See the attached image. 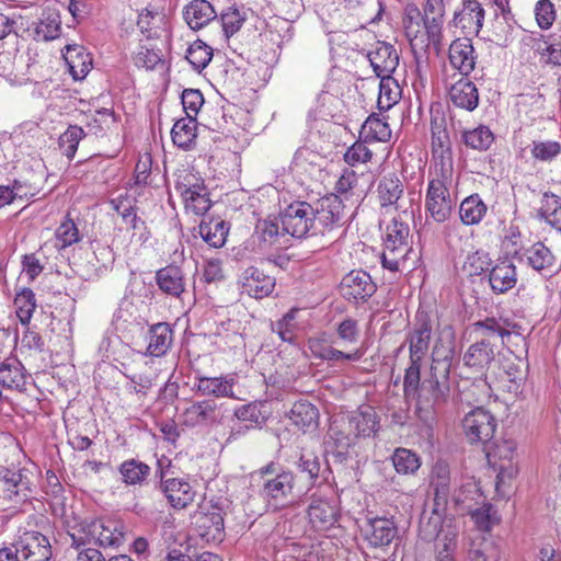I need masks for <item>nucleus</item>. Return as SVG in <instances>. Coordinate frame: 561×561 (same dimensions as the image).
I'll use <instances>...</instances> for the list:
<instances>
[{"label":"nucleus","mask_w":561,"mask_h":561,"mask_svg":"<svg viewBox=\"0 0 561 561\" xmlns=\"http://www.w3.org/2000/svg\"><path fill=\"white\" fill-rule=\"evenodd\" d=\"M449 373L450 360L448 358L433 359L431 375L422 381L414 397L416 399L415 411L422 421L433 420L437 409L448 401L450 396Z\"/></svg>","instance_id":"obj_1"},{"label":"nucleus","mask_w":561,"mask_h":561,"mask_svg":"<svg viewBox=\"0 0 561 561\" xmlns=\"http://www.w3.org/2000/svg\"><path fill=\"white\" fill-rule=\"evenodd\" d=\"M446 506H434L430 513L424 512L420 518L419 536L431 542L436 540L437 561H455L459 528L455 519L444 516Z\"/></svg>","instance_id":"obj_2"},{"label":"nucleus","mask_w":561,"mask_h":561,"mask_svg":"<svg viewBox=\"0 0 561 561\" xmlns=\"http://www.w3.org/2000/svg\"><path fill=\"white\" fill-rule=\"evenodd\" d=\"M257 473L263 479L260 494L270 510L277 512L295 503L296 481L291 471H278L276 465L270 462L262 467Z\"/></svg>","instance_id":"obj_3"},{"label":"nucleus","mask_w":561,"mask_h":561,"mask_svg":"<svg viewBox=\"0 0 561 561\" xmlns=\"http://www.w3.org/2000/svg\"><path fill=\"white\" fill-rule=\"evenodd\" d=\"M450 171H430V180L425 195V209L431 218L443 224L451 215L455 202L450 194L453 184Z\"/></svg>","instance_id":"obj_4"},{"label":"nucleus","mask_w":561,"mask_h":561,"mask_svg":"<svg viewBox=\"0 0 561 561\" xmlns=\"http://www.w3.org/2000/svg\"><path fill=\"white\" fill-rule=\"evenodd\" d=\"M409 226L396 218L387 226L383 238L381 263L391 272L399 271L411 251L409 244Z\"/></svg>","instance_id":"obj_5"},{"label":"nucleus","mask_w":561,"mask_h":561,"mask_svg":"<svg viewBox=\"0 0 561 561\" xmlns=\"http://www.w3.org/2000/svg\"><path fill=\"white\" fill-rule=\"evenodd\" d=\"M175 190L182 196L186 210L195 215H204L211 206L204 181L190 171L178 175Z\"/></svg>","instance_id":"obj_6"},{"label":"nucleus","mask_w":561,"mask_h":561,"mask_svg":"<svg viewBox=\"0 0 561 561\" xmlns=\"http://www.w3.org/2000/svg\"><path fill=\"white\" fill-rule=\"evenodd\" d=\"M432 133V159L433 164L430 171H450L454 172L451 142L446 128V122L443 114L436 112L431 117Z\"/></svg>","instance_id":"obj_7"},{"label":"nucleus","mask_w":561,"mask_h":561,"mask_svg":"<svg viewBox=\"0 0 561 561\" xmlns=\"http://www.w3.org/2000/svg\"><path fill=\"white\" fill-rule=\"evenodd\" d=\"M278 217L288 238L301 239L307 237L310 231L314 232L316 213L313 207L306 202L290 204Z\"/></svg>","instance_id":"obj_8"},{"label":"nucleus","mask_w":561,"mask_h":561,"mask_svg":"<svg viewBox=\"0 0 561 561\" xmlns=\"http://www.w3.org/2000/svg\"><path fill=\"white\" fill-rule=\"evenodd\" d=\"M485 453L489 463L497 470L496 489L499 490L517 474V467L513 462L516 443L512 439H502L493 443Z\"/></svg>","instance_id":"obj_9"},{"label":"nucleus","mask_w":561,"mask_h":561,"mask_svg":"<svg viewBox=\"0 0 561 561\" xmlns=\"http://www.w3.org/2000/svg\"><path fill=\"white\" fill-rule=\"evenodd\" d=\"M360 531L365 541L371 548H385L398 537V526L393 517L371 516L365 518Z\"/></svg>","instance_id":"obj_10"},{"label":"nucleus","mask_w":561,"mask_h":561,"mask_svg":"<svg viewBox=\"0 0 561 561\" xmlns=\"http://www.w3.org/2000/svg\"><path fill=\"white\" fill-rule=\"evenodd\" d=\"M523 43L534 51L543 67L561 68V36L531 33L523 38Z\"/></svg>","instance_id":"obj_11"},{"label":"nucleus","mask_w":561,"mask_h":561,"mask_svg":"<svg viewBox=\"0 0 561 561\" xmlns=\"http://www.w3.org/2000/svg\"><path fill=\"white\" fill-rule=\"evenodd\" d=\"M252 240L257 251L267 252L283 248L289 239L284 231L279 217H267L256 221Z\"/></svg>","instance_id":"obj_12"},{"label":"nucleus","mask_w":561,"mask_h":561,"mask_svg":"<svg viewBox=\"0 0 561 561\" xmlns=\"http://www.w3.org/2000/svg\"><path fill=\"white\" fill-rule=\"evenodd\" d=\"M495 417L486 410L477 408L462 420L463 433L470 443L488 444L496 430Z\"/></svg>","instance_id":"obj_13"},{"label":"nucleus","mask_w":561,"mask_h":561,"mask_svg":"<svg viewBox=\"0 0 561 561\" xmlns=\"http://www.w3.org/2000/svg\"><path fill=\"white\" fill-rule=\"evenodd\" d=\"M21 561H49L51 547L46 536L25 531L14 540Z\"/></svg>","instance_id":"obj_14"},{"label":"nucleus","mask_w":561,"mask_h":561,"mask_svg":"<svg viewBox=\"0 0 561 561\" xmlns=\"http://www.w3.org/2000/svg\"><path fill=\"white\" fill-rule=\"evenodd\" d=\"M376 288L370 275L363 270L351 271L341 282L343 297L355 304L366 301L374 295Z\"/></svg>","instance_id":"obj_15"},{"label":"nucleus","mask_w":561,"mask_h":561,"mask_svg":"<svg viewBox=\"0 0 561 561\" xmlns=\"http://www.w3.org/2000/svg\"><path fill=\"white\" fill-rule=\"evenodd\" d=\"M432 339V323L430 317L419 312L415 322L407 336L410 359L423 360L426 356Z\"/></svg>","instance_id":"obj_16"},{"label":"nucleus","mask_w":561,"mask_h":561,"mask_svg":"<svg viewBox=\"0 0 561 561\" xmlns=\"http://www.w3.org/2000/svg\"><path fill=\"white\" fill-rule=\"evenodd\" d=\"M308 517L314 529H330L339 517V507L335 500L313 494L308 506Z\"/></svg>","instance_id":"obj_17"},{"label":"nucleus","mask_w":561,"mask_h":561,"mask_svg":"<svg viewBox=\"0 0 561 561\" xmlns=\"http://www.w3.org/2000/svg\"><path fill=\"white\" fill-rule=\"evenodd\" d=\"M484 20V9L478 0H463L460 10L454 14V25L465 35H478Z\"/></svg>","instance_id":"obj_18"},{"label":"nucleus","mask_w":561,"mask_h":561,"mask_svg":"<svg viewBox=\"0 0 561 561\" xmlns=\"http://www.w3.org/2000/svg\"><path fill=\"white\" fill-rule=\"evenodd\" d=\"M237 383L234 375L219 377H206L197 375L195 377L194 388L197 393L205 397L238 399L233 388Z\"/></svg>","instance_id":"obj_19"},{"label":"nucleus","mask_w":561,"mask_h":561,"mask_svg":"<svg viewBox=\"0 0 561 561\" xmlns=\"http://www.w3.org/2000/svg\"><path fill=\"white\" fill-rule=\"evenodd\" d=\"M430 486L434 492V503L438 506H447L451 497L454 484L449 465L444 460H437L431 471Z\"/></svg>","instance_id":"obj_20"},{"label":"nucleus","mask_w":561,"mask_h":561,"mask_svg":"<svg viewBox=\"0 0 561 561\" xmlns=\"http://www.w3.org/2000/svg\"><path fill=\"white\" fill-rule=\"evenodd\" d=\"M496 346V343L491 341V339L481 337L465 352L463 364L483 375L484 370L495 358Z\"/></svg>","instance_id":"obj_21"},{"label":"nucleus","mask_w":561,"mask_h":561,"mask_svg":"<svg viewBox=\"0 0 561 561\" xmlns=\"http://www.w3.org/2000/svg\"><path fill=\"white\" fill-rule=\"evenodd\" d=\"M369 62L380 79L390 77L399 65V55L396 48L385 42H378L373 50L368 53Z\"/></svg>","instance_id":"obj_22"},{"label":"nucleus","mask_w":561,"mask_h":561,"mask_svg":"<svg viewBox=\"0 0 561 561\" xmlns=\"http://www.w3.org/2000/svg\"><path fill=\"white\" fill-rule=\"evenodd\" d=\"M162 461L158 460V466L161 469ZM161 489L172 507L181 510L186 507L194 501L195 492L191 484L182 479H167L163 480V473L160 470Z\"/></svg>","instance_id":"obj_23"},{"label":"nucleus","mask_w":561,"mask_h":561,"mask_svg":"<svg viewBox=\"0 0 561 561\" xmlns=\"http://www.w3.org/2000/svg\"><path fill=\"white\" fill-rule=\"evenodd\" d=\"M347 428L353 437H369L378 431V416L370 405H363L346 416Z\"/></svg>","instance_id":"obj_24"},{"label":"nucleus","mask_w":561,"mask_h":561,"mask_svg":"<svg viewBox=\"0 0 561 561\" xmlns=\"http://www.w3.org/2000/svg\"><path fill=\"white\" fill-rule=\"evenodd\" d=\"M451 67L462 76H468L476 66V51L469 38L455 39L449 46L448 54Z\"/></svg>","instance_id":"obj_25"},{"label":"nucleus","mask_w":561,"mask_h":561,"mask_svg":"<svg viewBox=\"0 0 561 561\" xmlns=\"http://www.w3.org/2000/svg\"><path fill=\"white\" fill-rule=\"evenodd\" d=\"M241 283L243 291L256 299L268 296L275 287V278L266 275L255 266H250L244 270Z\"/></svg>","instance_id":"obj_26"},{"label":"nucleus","mask_w":561,"mask_h":561,"mask_svg":"<svg viewBox=\"0 0 561 561\" xmlns=\"http://www.w3.org/2000/svg\"><path fill=\"white\" fill-rule=\"evenodd\" d=\"M423 23L428 42L438 46L442 41V28L445 16V0H426Z\"/></svg>","instance_id":"obj_27"},{"label":"nucleus","mask_w":561,"mask_h":561,"mask_svg":"<svg viewBox=\"0 0 561 561\" xmlns=\"http://www.w3.org/2000/svg\"><path fill=\"white\" fill-rule=\"evenodd\" d=\"M217 404L211 399L193 402L181 414L182 422L187 427H196L216 421Z\"/></svg>","instance_id":"obj_28"},{"label":"nucleus","mask_w":561,"mask_h":561,"mask_svg":"<svg viewBox=\"0 0 561 561\" xmlns=\"http://www.w3.org/2000/svg\"><path fill=\"white\" fill-rule=\"evenodd\" d=\"M156 283L163 294L175 298H180L186 287L184 273L176 265H168L158 270Z\"/></svg>","instance_id":"obj_29"},{"label":"nucleus","mask_w":561,"mask_h":561,"mask_svg":"<svg viewBox=\"0 0 561 561\" xmlns=\"http://www.w3.org/2000/svg\"><path fill=\"white\" fill-rule=\"evenodd\" d=\"M517 283L515 265L507 261H499L489 272V284L495 294H505Z\"/></svg>","instance_id":"obj_30"},{"label":"nucleus","mask_w":561,"mask_h":561,"mask_svg":"<svg viewBox=\"0 0 561 561\" xmlns=\"http://www.w3.org/2000/svg\"><path fill=\"white\" fill-rule=\"evenodd\" d=\"M449 99L455 106L471 112L479 104L478 89L472 81L461 78L450 87Z\"/></svg>","instance_id":"obj_31"},{"label":"nucleus","mask_w":561,"mask_h":561,"mask_svg":"<svg viewBox=\"0 0 561 561\" xmlns=\"http://www.w3.org/2000/svg\"><path fill=\"white\" fill-rule=\"evenodd\" d=\"M314 233L319 231L324 233L331 230L341 220V201L337 196L324 198L320 203V207L314 209Z\"/></svg>","instance_id":"obj_32"},{"label":"nucleus","mask_w":561,"mask_h":561,"mask_svg":"<svg viewBox=\"0 0 561 561\" xmlns=\"http://www.w3.org/2000/svg\"><path fill=\"white\" fill-rule=\"evenodd\" d=\"M216 16L217 12L206 0H193L183 10L185 22L194 31L206 26Z\"/></svg>","instance_id":"obj_33"},{"label":"nucleus","mask_w":561,"mask_h":561,"mask_svg":"<svg viewBox=\"0 0 561 561\" xmlns=\"http://www.w3.org/2000/svg\"><path fill=\"white\" fill-rule=\"evenodd\" d=\"M64 58L75 80L84 79L91 70L92 58L82 46L68 45Z\"/></svg>","instance_id":"obj_34"},{"label":"nucleus","mask_w":561,"mask_h":561,"mask_svg":"<svg viewBox=\"0 0 561 561\" xmlns=\"http://www.w3.org/2000/svg\"><path fill=\"white\" fill-rule=\"evenodd\" d=\"M289 419L301 431L313 432L318 427L319 411L312 403L300 400L294 403Z\"/></svg>","instance_id":"obj_35"},{"label":"nucleus","mask_w":561,"mask_h":561,"mask_svg":"<svg viewBox=\"0 0 561 561\" xmlns=\"http://www.w3.org/2000/svg\"><path fill=\"white\" fill-rule=\"evenodd\" d=\"M147 353L151 356L164 355L173 343V330L167 322L153 324L149 330Z\"/></svg>","instance_id":"obj_36"},{"label":"nucleus","mask_w":561,"mask_h":561,"mask_svg":"<svg viewBox=\"0 0 561 561\" xmlns=\"http://www.w3.org/2000/svg\"><path fill=\"white\" fill-rule=\"evenodd\" d=\"M377 194L381 207L397 205L403 194V184L397 174H385L378 182Z\"/></svg>","instance_id":"obj_37"},{"label":"nucleus","mask_w":561,"mask_h":561,"mask_svg":"<svg viewBox=\"0 0 561 561\" xmlns=\"http://www.w3.org/2000/svg\"><path fill=\"white\" fill-rule=\"evenodd\" d=\"M497 8L501 10L502 16L496 18L492 26V41L501 46L506 47L512 42L514 27L510 23L508 15L511 14L508 8V0H494Z\"/></svg>","instance_id":"obj_38"},{"label":"nucleus","mask_w":561,"mask_h":561,"mask_svg":"<svg viewBox=\"0 0 561 561\" xmlns=\"http://www.w3.org/2000/svg\"><path fill=\"white\" fill-rule=\"evenodd\" d=\"M61 32V20L59 13L54 9L43 11L39 21L34 28L36 41H51L57 38Z\"/></svg>","instance_id":"obj_39"},{"label":"nucleus","mask_w":561,"mask_h":561,"mask_svg":"<svg viewBox=\"0 0 561 561\" xmlns=\"http://www.w3.org/2000/svg\"><path fill=\"white\" fill-rule=\"evenodd\" d=\"M26 377L22 364L12 359L0 365V383L8 389L23 391L25 389Z\"/></svg>","instance_id":"obj_40"},{"label":"nucleus","mask_w":561,"mask_h":561,"mask_svg":"<svg viewBox=\"0 0 561 561\" xmlns=\"http://www.w3.org/2000/svg\"><path fill=\"white\" fill-rule=\"evenodd\" d=\"M488 210L486 205L483 203L478 194L466 197L459 207V216L465 225H478Z\"/></svg>","instance_id":"obj_41"},{"label":"nucleus","mask_w":561,"mask_h":561,"mask_svg":"<svg viewBox=\"0 0 561 561\" xmlns=\"http://www.w3.org/2000/svg\"><path fill=\"white\" fill-rule=\"evenodd\" d=\"M123 481L127 485H141L151 473V468L137 459L123 461L118 468Z\"/></svg>","instance_id":"obj_42"},{"label":"nucleus","mask_w":561,"mask_h":561,"mask_svg":"<svg viewBox=\"0 0 561 561\" xmlns=\"http://www.w3.org/2000/svg\"><path fill=\"white\" fill-rule=\"evenodd\" d=\"M197 123L194 117L186 116L175 122L171 130L172 141L175 146L188 149L196 139Z\"/></svg>","instance_id":"obj_43"},{"label":"nucleus","mask_w":561,"mask_h":561,"mask_svg":"<svg viewBox=\"0 0 561 561\" xmlns=\"http://www.w3.org/2000/svg\"><path fill=\"white\" fill-rule=\"evenodd\" d=\"M524 257L527 264L538 272L551 271L554 264L552 252L541 242H537L525 250Z\"/></svg>","instance_id":"obj_44"},{"label":"nucleus","mask_w":561,"mask_h":561,"mask_svg":"<svg viewBox=\"0 0 561 561\" xmlns=\"http://www.w3.org/2000/svg\"><path fill=\"white\" fill-rule=\"evenodd\" d=\"M328 435L329 439L335 445L336 454L341 457H344L347 449L355 443V437L347 428V422L344 421V417L333 421Z\"/></svg>","instance_id":"obj_45"},{"label":"nucleus","mask_w":561,"mask_h":561,"mask_svg":"<svg viewBox=\"0 0 561 561\" xmlns=\"http://www.w3.org/2000/svg\"><path fill=\"white\" fill-rule=\"evenodd\" d=\"M360 135L365 141H388L391 138V129L383 118L373 114L362 125Z\"/></svg>","instance_id":"obj_46"},{"label":"nucleus","mask_w":561,"mask_h":561,"mask_svg":"<svg viewBox=\"0 0 561 561\" xmlns=\"http://www.w3.org/2000/svg\"><path fill=\"white\" fill-rule=\"evenodd\" d=\"M391 460L399 474H414L421 467L420 456L407 448H397Z\"/></svg>","instance_id":"obj_47"},{"label":"nucleus","mask_w":561,"mask_h":561,"mask_svg":"<svg viewBox=\"0 0 561 561\" xmlns=\"http://www.w3.org/2000/svg\"><path fill=\"white\" fill-rule=\"evenodd\" d=\"M198 232L203 240L210 247L220 248L225 244L228 229L224 220L202 221Z\"/></svg>","instance_id":"obj_48"},{"label":"nucleus","mask_w":561,"mask_h":561,"mask_svg":"<svg viewBox=\"0 0 561 561\" xmlns=\"http://www.w3.org/2000/svg\"><path fill=\"white\" fill-rule=\"evenodd\" d=\"M468 558L470 561H499L500 550L492 540L477 538L470 545Z\"/></svg>","instance_id":"obj_49"},{"label":"nucleus","mask_w":561,"mask_h":561,"mask_svg":"<svg viewBox=\"0 0 561 561\" xmlns=\"http://www.w3.org/2000/svg\"><path fill=\"white\" fill-rule=\"evenodd\" d=\"M530 154L537 162L550 163L561 154V142L557 140H533Z\"/></svg>","instance_id":"obj_50"},{"label":"nucleus","mask_w":561,"mask_h":561,"mask_svg":"<svg viewBox=\"0 0 561 561\" xmlns=\"http://www.w3.org/2000/svg\"><path fill=\"white\" fill-rule=\"evenodd\" d=\"M462 141L471 149L484 151L493 144L494 136L488 126L480 125L477 128L465 130Z\"/></svg>","instance_id":"obj_51"},{"label":"nucleus","mask_w":561,"mask_h":561,"mask_svg":"<svg viewBox=\"0 0 561 561\" xmlns=\"http://www.w3.org/2000/svg\"><path fill=\"white\" fill-rule=\"evenodd\" d=\"M491 263L492 261L486 251L477 250L467 254L462 264V272L468 277L481 276L489 271Z\"/></svg>","instance_id":"obj_52"},{"label":"nucleus","mask_w":561,"mask_h":561,"mask_svg":"<svg viewBox=\"0 0 561 561\" xmlns=\"http://www.w3.org/2000/svg\"><path fill=\"white\" fill-rule=\"evenodd\" d=\"M540 216L552 227L561 230V197L545 193L541 199Z\"/></svg>","instance_id":"obj_53"},{"label":"nucleus","mask_w":561,"mask_h":561,"mask_svg":"<svg viewBox=\"0 0 561 561\" xmlns=\"http://www.w3.org/2000/svg\"><path fill=\"white\" fill-rule=\"evenodd\" d=\"M90 534L102 547L118 546L123 539V534L117 531L116 528H112L111 525L98 520L91 524Z\"/></svg>","instance_id":"obj_54"},{"label":"nucleus","mask_w":561,"mask_h":561,"mask_svg":"<svg viewBox=\"0 0 561 561\" xmlns=\"http://www.w3.org/2000/svg\"><path fill=\"white\" fill-rule=\"evenodd\" d=\"M16 316L23 325L30 323L36 308L35 295L30 288H24L14 298Z\"/></svg>","instance_id":"obj_55"},{"label":"nucleus","mask_w":561,"mask_h":561,"mask_svg":"<svg viewBox=\"0 0 561 561\" xmlns=\"http://www.w3.org/2000/svg\"><path fill=\"white\" fill-rule=\"evenodd\" d=\"M213 58V49L202 41H195L186 51L187 61L196 70H203Z\"/></svg>","instance_id":"obj_56"},{"label":"nucleus","mask_w":561,"mask_h":561,"mask_svg":"<svg viewBox=\"0 0 561 561\" xmlns=\"http://www.w3.org/2000/svg\"><path fill=\"white\" fill-rule=\"evenodd\" d=\"M22 485L21 472L5 470L0 478V499L13 501L14 497L19 496Z\"/></svg>","instance_id":"obj_57"},{"label":"nucleus","mask_w":561,"mask_h":561,"mask_svg":"<svg viewBox=\"0 0 561 561\" xmlns=\"http://www.w3.org/2000/svg\"><path fill=\"white\" fill-rule=\"evenodd\" d=\"M84 136V130L77 125H70L67 130L60 135L59 147L68 159L75 157L78 145Z\"/></svg>","instance_id":"obj_58"},{"label":"nucleus","mask_w":561,"mask_h":561,"mask_svg":"<svg viewBox=\"0 0 561 561\" xmlns=\"http://www.w3.org/2000/svg\"><path fill=\"white\" fill-rule=\"evenodd\" d=\"M421 367L422 360L410 359L409 367L405 369L404 379H403V391L404 396L415 397L416 391L421 387Z\"/></svg>","instance_id":"obj_59"},{"label":"nucleus","mask_w":561,"mask_h":561,"mask_svg":"<svg viewBox=\"0 0 561 561\" xmlns=\"http://www.w3.org/2000/svg\"><path fill=\"white\" fill-rule=\"evenodd\" d=\"M535 19L540 30L547 31L556 21L557 12L554 4L550 0H539L535 4Z\"/></svg>","instance_id":"obj_60"},{"label":"nucleus","mask_w":561,"mask_h":561,"mask_svg":"<svg viewBox=\"0 0 561 561\" xmlns=\"http://www.w3.org/2000/svg\"><path fill=\"white\" fill-rule=\"evenodd\" d=\"M116 124V115L111 108L98 110L88 124L90 130L94 135H102L104 131L112 129Z\"/></svg>","instance_id":"obj_61"},{"label":"nucleus","mask_w":561,"mask_h":561,"mask_svg":"<svg viewBox=\"0 0 561 561\" xmlns=\"http://www.w3.org/2000/svg\"><path fill=\"white\" fill-rule=\"evenodd\" d=\"M399 96L400 88L391 76L385 77V79H380L378 102L382 107H391L398 102Z\"/></svg>","instance_id":"obj_62"},{"label":"nucleus","mask_w":561,"mask_h":561,"mask_svg":"<svg viewBox=\"0 0 561 561\" xmlns=\"http://www.w3.org/2000/svg\"><path fill=\"white\" fill-rule=\"evenodd\" d=\"M474 327L478 331H480L481 337H489L494 343L497 340H502L505 336H510L511 332L501 327V324L495 319H485L484 321H479L474 323Z\"/></svg>","instance_id":"obj_63"},{"label":"nucleus","mask_w":561,"mask_h":561,"mask_svg":"<svg viewBox=\"0 0 561 561\" xmlns=\"http://www.w3.org/2000/svg\"><path fill=\"white\" fill-rule=\"evenodd\" d=\"M477 482L472 479H468L460 484L459 488H455L451 494V500L456 504H465L467 501H476L481 497Z\"/></svg>","instance_id":"obj_64"}]
</instances>
